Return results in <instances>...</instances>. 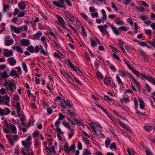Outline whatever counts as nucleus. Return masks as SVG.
Returning a JSON list of instances; mask_svg holds the SVG:
<instances>
[{
  "mask_svg": "<svg viewBox=\"0 0 155 155\" xmlns=\"http://www.w3.org/2000/svg\"><path fill=\"white\" fill-rule=\"evenodd\" d=\"M10 97L8 95L2 96L0 95V104L10 106Z\"/></svg>",
  "mask_w": 155,
  "mask_h": 155,
  "instance_id": "obj_1",
  "label": "nucleus"
},
{
  "mask_svg": "<svg viewBox=\"0 0 155 155\" xmlns=\"http://www.w3.org/2000/svg\"><path fill=\"white\" fill-rule=\"evenodd\" d=\"M58 2L60 4L56 1H52V3L55 6L58 7L62 8L64 9H65L66 8V7L64 5H63L64 3V0H59Z\"/></svg>",
  "mask_w": 155,
  "mask_h": 155,
  "instance_id": "obj_2",
  "label": "nucleus"
},
{
  "mask_svg": "<svg viewBox=\"0 0 155 155\" xmlns=\"http://www.w3.org/2000/svg\"><path fill=\"white\" fill-rule=\"evenodd\" d=\"M129 69L131 70L138 77H140L142 79H143L146 74H143L140 73L138 71L135 70L134 68L130 66V67H129Z\"/></svg>",
  "mask_w": 155,
  "mask_h": 155,
  "instance_id": "obj_3",
  "label": "nucleus"
},
{
  "mask_svg": "<svg viewBox=\"0 0 155 155\" xmlns=\"http://www.w3.org/2000/svg\"><path fill=\"white\" fill-rule=\"evenodd\" d=\"M4 85L5 86L7 87H6L7 89L8 90L9 89L12 92H14V90L12 88V87H13L12 83L11 82L8 83L7 81H5L4 84Z\"/></svg>",
  "mask_w": 155,
  "mask_h": 155,
  "instance_id": "obj_4",
  "label": "nucleus"
},
{
  "mask_svg": "<svg viewBox=\"0 0 155 155\" xmlns=\"http://www.w3.org/2000/svg\"><path fill=\"white\" fill-rule=\"evenodd\" d=\"M11 28L12 31H13L14 32L17 34L20 33V31L22 30L23 29L22 26L18 28L13 25L11 26Z\"/></svg>",
  "mask_w": 155,
  "mask_h": 155,
  "instance_id": "obj_5",
  "label": "nucleus"
},
{
  "mask_svg": "<svg viewBox=\"0 0 155 155\" xmlns=\"http://www.w3.org/2000/svg\"><path fill=\"white\" fill-rule=\"evenodd\" d=\"M6 112H4L5 109H2V108L0 109V115L3 116L4 115H6L9 114L11 112V110L8 108H5Z\"/></svg>",
  "mask_w": 155,
  "mask_h": 155,
  "instance_id": "obj_6",
  "label": "nucleus"
},
{
  "mask_svg": "<svg viewBox=\"0 0 155 155\" xmlns=\"http://www.w3.org/2000/svg\"><path fill=\"white\" fill-rule=\"evenodd\" d=\"M8 61L9 62V64L11 65H14L16 63V61L13 57L9 58L8 59Z\"/></svg>",
  "mask_w": 155,
  "mask_h": 155,
  "instance_id": "obj_7",
  "label": "nucleus"
},
{
  "mask_svg": "<svg viewBox=\"0 0 155 155\" xmlns=\"http://www.w3.org/2000/svg\"><path fill=\"white\" fill-rule=\"evenodd\" d=\"M64 14L65 16L69 21L71 22H74V17L72 15L68 13H65Z\"/></svg>",
  "mask_w": 155,
  "mask_h": 155,
  "instance_id": "obj_8",
  "label": "nucleus"
},
{
  "mask_svg": "<svg viewBox=\"0 0 155 155\" xmlns=\"http://www.w3.org/2000/svg\"><path fill=\"white\" fill-rule=\"evenodd\" d=\"M21 45L23 46H27L30 44V42L28 40L23 39L21 41Z\"/></svg>",
  "mask_w": 155,
  "mask_h": 155,
  "instance_id": "obj_9",
  "label": "nucleus"
},
{
  "mask_svg": "<svg viewBox=\"0 0 155 155\" xmlns=\"http://www.w3.org/2000/svg\"><path fill=\"white\" fill-rule=\"evenodd\" d=\"M18 6L21 10L25 9L26 7L25 2L23 1H21L18 4Z\"/></svg>",
  "mask_w": 155,
  "mask_h": 155,
  "instance_id": "obj_10",
  "label": "nucleus"
},
{
  "mask_svg": "<svg viewBox=\"0 0 155 155\" xmlns=\"http://www.w3.org/2000/svg\"><path fill=\"white\" fill-rule=\"evenodd\" d=\"M144 78L148 80L155 85V80L153 79L152 77L150 76H147L146 75Z\"/></svg>",
  "mask_w": 155,
  "mask_h": 155,
  "instance_id": "obj_11",
  "label": "nucleus"
},
{
  "mask_svg": "<svg viewBox=\"0 0 155 155\" xmlns=\"http://www.w3.org/2000/svg\"><path fill=\"white\" fill-rule=\"evenodd\" d=\"M6 51H7V52H5L3 53L4 55L6 57L12 56L13 55V51L12 50L8 51V49H6Z\"/></svg>",
  "mask_w": 155,
  "mask_h": 155,
  "instance_id": "obj_12",
  "label": "nucleus"
},
{
  "mask_svg": "<svg viewBox=\"0 0 155 155\" xmlns=\"http://www.w3.org/2000/svg\"><path fill=\"white\" fill-rule=\"evenodd\" d=\"M63 101L70 108H71L73 106V104L69 100H67L66 101H65V100H63Z\"/></svg>",
  "mask_w": 155,
  "mask_h": 155,
  "instance_id": "obj_13",
  "label": "nucleus"
},
{
  "mask_svg": "<svg viewBox=\"0 0 155 155\" xmlns=\"http://www.w3.org/2000/svg\"><path fill=\"white\" fill-rule=\"evenodd\" d=\"M138 51L139 53L143 57L144 59L147 58V54L143 50L139 49Z\"/></svg>",
  "mask_w": 155,
  "mask_h": 155,
  "instance_id": "obj_14",
  "label": "nucleus"
},
{
  "mask_svg": "<svg viewBox=\"0 0 155 155\" xmlns=\"http://www.w3.org/2000/svg\"><path fill=\"white\" fill-rule=\"evenodd\" d=\"M22 144L25 147L29 148L31 145V143L30 142H26L25 141H23L22 142Z\"/></svg>",
  "mask_w": 155,
  "mask_h": 155,
  "instance_id": "obj_15",
  "label": "nucleus"
},
{
  "mask_svg": "<svg viewBox=\"0 0 155 155\" xmlns=\"http://www.w3.org/2000/svg\"><path fill=\"white\" fill-rule=\"evenodd\" d=\"M9 75L11 76H14L17 78H18L19 77L18 74L13 69H12L10 71Z\"/></svg>",
  "mask_w": 155,
  "mask_h": 155,
  "instance_id": "obj_16",
  "label": "nucleus"
},
{
  "mask_svg": "<svg viewBox=\"0 0 155 155\" xmlns=\"http://www.w3.org/2000/svg\"><path fill=\"white\" fill-rule=\"evenodd\" d=\"M57 18L58 20L60 23L63 26H64V25L65 24V22H64L63 18L61 17L58 16V15L57 16Z\"/></svg>",
  "mask_w": 155,
  "mask_h": 155,
  "instance_id": "obj_17",
  "label": "nucleus"
},
{
  "mask_svg": "<svg viewBox=\"0 0 155 155\" xmlns=\"http://www.w3.org/2000/svg\"><path fill=\"white\" fill-rule=\"evenodd\" d=\"M64 151L68 153L69 152V144L68 143H66L64 145Z\"/></svg>",
  "mask_w": 155,
  "mask_h": 155,
  "instance_id": "obj_18",
  "label": "nucleus"
},
{
  "mask_svg": "<svg viewBox=\"0 0 155 155\" xmlns=\"http://www.w3.org/2000/svg\"><path fill=\"white\" fill-rule=\"evenodd\" d=\"M63 125L67 128L69 129L70 130H71V126L70 125V124L67 122L64 121H63L62 123Z\"/></svg>",
  "mask_w": 155,
  "mask_h": 155,
  "instance_id": "obj_19",
  "label": "nucleus"
},
{
  "mask_svg": "<svg viewBox=\"0 0 155 155\" xmlns=\"http://www.w3.org/2000/svg\"><path fill=\"white\" fill-rule=\"evenodd\" d=\"M111 27L114 33L117 35H118L119 33L118 29L116 28L115 27L114 25H111Z\"/></svg>",
  "mask_w": 155,
  "mask_h": 155,
  "instance_id": "obj_20",
  "label": "nucleus"
},
{
  "mask_svg": "<svg viewBox=\"0 0 155 155\" xmlns=\"http://www.w3.org/2000/svg\"><path fill=\"white\" fill-rule=\"evenodd\" d=\"M42 33L38 32L36 34H34L33 36V38L34 39H37L39 38V37L42 35Z\"/></svg>",
  "mask_w": 155,
  "mask_h": 155,
  "instance_id": "obj_21",
  "label": "nucleus"
},
{
  "mask_svg": "<svg viewBox=\"0 0 155 155\" xmlns=\"http://www.w3.org/2000/svg\"><path fill=\"white\" fill-rule=\"evenodd\" d=\"M140 106L142 109H143L144 108L145 103L142 99H139Z\"/></svg>",
  "mask_w": 155,
  "mask_h": 155,
  "instance_id": "obj_22",
  "label": "nucleus"
},
{
  "mask_svg": "<svg viewBox=\"0 0 155 155\" xmlns=\"http://www.w3.org/2000/svg\"><path fill=\"white\" fill-rule=\"evenodd\" d=\"M114 21H116V24L118 25H123L124 24V23L123 21L118 18H117L114 19Z\"/></svg>",
  "mask_w": 155,
  "mask_h": 155,
  "instance_id": "obj_23",
  "label": "nucleus"
},
{
  "mask_svg": "<svg viewBox=\"0 0 155 155\" xmlns=\"http://www.w3.org/2000/svg\"><path fill=\"white\" fill-rule=\"evenodd\" d=\"M73 120L75 121V124L77 125H79L80 124L81 125H82L83 124L81 121L78 119H74Z\"/></svg>",
  "mask_w": 155,
  "mask_h": 155,
  "instance_id": "obj_24",
  "label": "nucleus"
},
{
  "mask_svg": "<svg viewBox=\"0 0 155 155\" xmlns=\"http://www.w3.org/2000/svg\"><path fill=\"white\" fill-rule=\"evenodd\" d=\"M26 49L31 53H33L34 52V48L32 45H30Z\"/></svg>",
  "mask_w": 155,
  "mask_h": 155,
  "instance_id": "obj_25",
  "label": "nucleus"
},
{
  "mask_svg": "<svg viewBox=\"0 0 155 155\" xmlns=\"http://www.w3.org/2000/svg\"><path fill=\"white\" fill-rule=\"evenodd\" d=\"M0 75L4 78H7L9 76L5 71H4L2 73H1Z\"/></svg>",
  "mask_w": 155,
  "mask_h": 155,
  "instance_id": "obj_26",
  "label": "nucleus"
},
{
  "mask_svg": "<svg viewBox=\"0 0 155 155\" xmlns=\"http://www.w3.org/2000/svg\"><path fill=\"white\" fill-rule=\"evenodd\" d=\"M94 124L93 123H91L90 124V126L91 128L92 129L93 131L94 132L95 134L97 135L98 134L97 133L96 131L95 130V128L94 127Z\"/></svg>",
  "mask_w": 155,
  "mask_h": 155,
  "instance_id": "obj_27",
  "label": "nucleus"
},
{
  "mask_svg": "<svg viewBox=\"0 0 155 155\" xmlns=\"http://www.w3.org/2000/svg\"><path fill=\"white\" fill-rule=\"evenodd\" d=\"M13 43V40L12 39L11 40L7 41L6 43L5 44L6 45L8 46L11 45Z\"/></svg>",
  "mask_w": 155,
  "mask_h": 155,
  "instance_id": "obj_28",
  "label": "nucleus"
},
{
  "mask_svg": "<svg viewBox=\"0 0 155 155\" xmlns=\"http://www.w3.org/2000/svg\"><path fill=\"white\" fill-rule=\"evenodd\" d=\"M11 128L12 131L14 134H15L16 133V127L14 125H12L11 127Z\"/></svg>",
  "mask_w": 155,
  "mask_h": 155,
  "instance_id": "obj_29",
  "label": "nucleus"
},
{
  "mask_svg": "<svg viewBox=\"0 0 155 155\" xmlns=\"http://www.w3.org/2000/svg\"><path fill=\"white\" fill-rule=\"evenodd\" d=\"M116 79L117 82L120 85H122L123 84V83L121 80L120 77L118 75H116Z\"/></svg>",
  "mask_w": 155,
  "mask_h": 155,
  "instance_id": "obj_30",
  "label": "nucleus"
},
{
  "mask_svg": "<svg viewBox=\"0 0 155 155\" xmlns=\"http://www.w3.org/2000/svg\"><path fill=\"white\" fill-rule=\"evenodd\" d=\"M101 12H102V15H103L102 18L104 19H107V17L105 11L104 9H102L101 10Z\"/></svg>",
  "mask_w": 155,
  "mask_h": 155,
  "instance_id": "obj_31",
  "label": "nucleus"
},
{
  "mask_svg": "<svg viewBox=\"0 0 155 155\" xmlns=\"http://www.w3.org/2000/svg\"><path fill=\"white\" fill-rule=\"evenodd\" d=\"M15 107L17 109V111H21V108L20 107V103L19 102L16 103Z\"/></svg>",
  "mask_w": 155,
  "mask_h": 155,
  "instance_id": "obj_32",
  "label": "nucleus"
},
{
  "mask_svg": "<svg viewBox=\"0 0 155 155\" xmlns=\"http://www.w3.org/2000/svg\"><path fill=\"white\" fill-rule=\"evenodd\" d=\"M104 82L105 84L107 85H108L110 83V81L108 79L107 77H105L104 80Z\"/></svg>",
  "mask_w": 155,
  "mask_h": 155,
  "instance_id": "obj_33",
  "label": "nucleus"
},
{
  "mask_svg": "<svg viewBox=\"0 0 155 155\" xmlns=\"http://www.w3.org/2000/svg\"><path fill=\"white\" fill-rule=\"evenodd\" d=\"M149 17L146 15H142L140 16V18L143 21L146 20L147 19H149Z\"/></svg>",
  "mask_w": 155,
  "mask_h": 155,
  "instance_id": "obj_34",
  "label": "nucleus"
},
{
  "mask_svg": "<svg viewBox=\"0 0 155 155\" xmlns=\"http://www.w3.org/2000/svg\"><path fill=\"white\" fill-rule=\"evenodd\" d=\"M22 65L24 71L26 72H27L28 71V69L26 64L24 62H23Z\"/></svg>",
  "mask_w": 155,
  "mask_h": 155,
  "instance_id": "obj_35",
  "label": "nucleus"
},
{
  "mask_svg": "<svg viewBox=\"0 0 155 155\" xmlns=\"http://www.w3.org/2000/svg\"><path fill=\"white\" fill-rule=\"evenodd\" d=\"M152 40V41L148 42V43L153 46L155 48V38H154Z\"/></svg>",
  "mask_w": 155,
  "mask_h": 155,
  "instance_id": "obj_36",
  "label": "nucleus"
},
{
  "mask_svg": "<svg viewBox=\"0 0 155 155\" xmlns=\"http://www.w3.org/2000/svg\"><path fill=\"white\" fill-rule=\"evenodd\" d=\"M96 74L98 78H100L101 79H103V76L100 72L99 71L97 72L96 73Z\"/></svg>",
  "mask_w": 155,
  "mask_h": 155,
  "instance_id": "obj_37",
  "label": "nucleus"
},
{
  "mask_svg": "<svg viewBox=\"0 0 155 155\" xmlns=\"http://www.w3.org/2000/svg\"><path fill=\"white\" fill-rule=\"evenodd\" d=\"M91 46H97V42L94 39H92V38L91 39Z\"/></svg>",
  "mask_w": 155,
  "mask_h": 155,
  "instance_id": "obj_38",
  "label": "nucleus"
},
{
  "mask_svg": "<svg viewBox=\"0 0 155 155\" xmlns=\"http://www.w3.org/2000/svg\"><path fill=\"white\" fill-rule=\"evenodd\" d=\"M144 129L146 131L150 132L151 130L152 127L150 126H148L147 125V126L145 125Z\"/></svg>",
  "mask_w": 155,
  "mask_h": 155,
  "instance_id": "obj_39",
  "label": "nucleus"
},
{
  "mask_svg": "<svg viewBox=\"0 0 155 155\" xmlns=\"http://www.w3.org/2000/svg\"><path fill=\"white\" fill-rule=\"evenodd\" d=\"M81 28H82V33L83 36H87V34L85 32V29L84 27L83 26H81Z\"/></svg>",
  "mask_w": 155,
  "mask_h": 155,
  "instance_id": "obj_40",
  "label": "nucleus"
},
{
  "mask_svg": "<svg viewBox=\"0 0 155 155\" xmlns=\"http://www.w3.org/2000/svg\"><path fill=\"white\" fill-rule=\"evenodd\" d=\"M70 130L71 131V133L69 134H68L69 139H71L73 136L74 134V131L73 129H71Z\"/></svg>",
  "mask_w": 155,
  "mask_h": 155,
  "instance_id": "obj_41",
  "label": "nucleus"
},
{
  "mask_svg": "<svg viewBox=\"0 0 155 155\" xmlns=\"http://www.w3.org/2000/svg\"><path fill=\"white\" fill-rule=\"evenodd\" d=\"M74 71H78L80 72L83 75L82 73L81 72V71H80V69L77 67H76L74 66V68L72 67L71 68Z\"/></svg>",
  "mask_w": 155,
  "mask_h": 155,
  "instance_id": "obj_42",
  "label": "nucleus"
},
{
  "mask_svg": "<svg viewBox=\"0 0 155 155\" xmlns=\"http://www.w3.org/2000/svg\"><path fill=\"white\" fill-rule=\"evenodd\" d=\"M91 154V152L87 149H86L84 150L83 155H90Z\"/></svg>",
  "mask_w": 155,
  "mask_h": 155,
  "instance_id": "obj_43",
  "label": "nucleus"
},
{
  "mask_svg": "<svg viewBox=\"0 0 155 155\" xmlns=\"http://www.w3.org/2000/svg\"><path fill=\"white\" fill-rule=\"evenodd\" d=\"M110 140L109 139H107L105 141V144L106 147H107L110 144Z\"/></svg>",
  "mask_w": 155,
  "mask_h": 155,
  "instance_id": "obj_44",
  "label": "nucleus"
},
{
  "mask_svg": "<svg viewBox=\"0 0 155 155\" xmlns=\"http://www.w3.org/2000/svg\"><path fill=\"white\" fill-rule=\"evenodd\" d=\"M104 99L105 101H113V100L112 99L110 98L107 96L106 95L104 96Z\"/></svg>",
  "mask_w": 155,
  "mask_h": 155,
  "instance_id": "obj_45",
  "label": "nucleus"
},
{
  "mask_svg": "<svg viewBox=\"0 0 155 155\" xmlns=\"http://www.w3.org/2000/svg\"><path fill=\"white\" fill-rule=\"evenodd\" d=\"M59 117L58 119V120H63L65 117L64 116L63 114H62L61 113H60L59 114Z\"/></svg>",
  "mask_w": 155,
  "mask_h": 155,
  "instance_id": "obj_46",
  "label": "nucleus"
},
{
  "mask_svg": "<svg viewBox=\"0 0 155 155\" xmlns=\"http://www.w3.org/2000/svg\"><path fill=\"white\" fill-rule=\"evenodd\" d=\"M83 139L87 144L88 145L90 143V141L86 137H83Z\"/></svg>",
  "mask_w": 155,
  "mask_h": 155,
  "instance_id": "obj_47",
  "label": "nucleus"
},
{
  "mask_svg": "<svg viewBox=\"0 0 155 155\" xmlns=\"http://www.w3.org/2000/svg\"><path fill=\"white\" fill-rule=\"evenodd\" d=\"M82 17L83 18H84L86 20H87V21H88L89 23H91V22H90V21L89 20V19H88V17L87 16V15L85 14H83L82 15Z\"/></svg>",
  "mask_w": 155,
  "mask_h": 155,
  "instance_id": "obj_48",
  "label": "nucleus"
},
{
  "mask_svg": "<svg viewBox=\"0 0 155 155\" xmlns=\"http://www.w3.org/2000/svg\"><path fill=\"white\" fill-rule=\"evenodd\" d=\"M110 149H116V143L114 142L111 143L110 146Z\"/></svg>",
  "mask_w": 155,
  "mask_h": 155,
  "instance_id": "obj_49",
  "label": "nucleus"
},
{
  "mask_svg": "<svg viewBox=\"0 0 155 155\" xmlns=\"http://www.w3.org/2000/svg\"><path fill=\"white\" fill-rule=\"evenodd\" d=\"M56 130L58 133V134H61L63 133V132L62 131L61 129L59 127H57Z\"/></svg>",
  "mask_w": 155,
  "mask_h": 155,
  "instance_id": "obj_50",
  "label": "nucleus"
},
{
  "mask_svg": "<svg viewBox=\"0 0 155 155\" xmlns=\"http://www.w3.org/2000/svg\"><path fill=\"white\" fill-rule=\"evenodd\" d=\"M25 13L23 12H21L18 14V17H22L25 15Z\"/></svg>",
  "mask_w": 155,
  "mask_h": 155,
  "instance_id": "obj_51",
  "label": "nucleus"
},
{
  "mask_svg": "<svg viewBox=\"0 0 155 155\" xmlns=\"http://www.w3.org/2000/svg\"><path fill=\"white\" fill-rule=\"evenodd\" d=\"M119 74L120 75L122 76V77H124L125 76V73L124 71L120 70H119Z\"/></svg>",
  "mask_w": 155,
  "mask_h": 155,
  "instance_id": "obj_52",
  "label": "nucleus"
},
{
  "mask_svg": "<svg viewBox=\"0 0 155 155\" xmlns=\"http://www.w3.org/2000/svg\"><path fill=\"white\" fill-rule=\"evenodd\" d=\"M16 48L17 49V51H19L20 53H22L23 52L22 49L21 48H20L19 46H17Z\"/></svg>",
  "mask_w": 155,
  "mask_h": 155,
  "instance_id": "obj_53",
  "label": "nucleus"
},
{
  "mask_svg": "<svg viewBox=\"0 0 155 155\" xmlns=\"http://www.w3.org/2000/svg\"><path fill=\"white\" fill-rule=\"evenodd\" d=\"M68 65L71 68L72 67L74 68V65H73L71 61L69 59L68 60Z\"/></svg>",
  "mask_w": 155,
  "mask_h": 155,
  "instance_id": "obj_54",
  "label": "nucleus"
},
{
  "mask_svg": "<svg viewBox=\"0 0 155 155\" xmlns=\"http://www.w3.org/2000/svg\"><path fill=\"white\" fill-rule=\"evenodd\" d=\"M111 5H112V6H111L112 8L114 9L117 12L118 11V8H117V7H116L115 4L114 3L112 2L111 3Z\"/></svg>",
  "mask_w": 155,
  "mask_h": 155,
  "instance_id": "obj_55",
  "label": "nucleus"
},
{
  "mask_svg": "<svg viewBox=\"0 0 155 155\" xmlns=\"http://www.w3.org/2000/svg\"><path fill=\"white\" fill-rule=\"evenodd\" d=\"M78 149L79 150H81L82 149V145L80 142H78Z\"/></svg>",
  "mask_w": 155,
  "mask_h": 155,
  "instance_id": "obj_56",
  "label": "nucleus"
},
{
  "mask_svg": "<svg viewBox=\"0 0 155 155\" xmlns=\"http://www.w3.org/2000/svg\"><path fill=\"white\" fill-rule=\"evenodd\" d=\"M98 28L99 30L101 32H103L104 30V27L102 25H100L98 26Z\"/></svg>",
  "mask_w": 155,
  "mask_h": 155,
  "instance_id": "obj_57",
  "label": "nucleus"
},
{
  "mask_svg": "<svg viewBox=\"0 0 155 155\" xmlns=\"http://www.w3.org/2000/svg\"><path fill=\"white\" fill-rule=\"evenodd\" d=\"M48 114L49 115L51 114L52 112V109L51 108H48L47 109Z\"/></svg>",
  "mask_w": 155,
  "mask_h": 155,
  "instance_id": "obj_58",
  "label": "nucleus"
},
{
  "mask_svg": "<svg viewBox=\"0 0 155 155\" xmlns=\"http://www.w3.org/2000/svg\"><path fill=\"white\" fill-rule=\"evenodd\" d=\"M69 152L72 151L73 150H74L75 149V145L74 144H72L70 148H69Z\"/></svg>",
  "mask_w": 155,
  "mask_h": 155,
  "instance_id": "obj_59",
  "label": "nucleus"
},
{
  "mask_svg": "<svg viewBox=\"0 0 155 155\" xmlns=\"http://www.w3.org/2000/svg\"><path fill=\"white\" fill-rule=\"evenodd\" d=\"M113 57L114 58L116 59L117 60H119L120 61V60L119 58V57L116 54H113Z\"/></svg>",
  "mask_w": 155,
  "mask_h": 155,
  "instance_id": "obj_60",
  "label": "nucleus"
},
{
  "mask_svg": "<svg viewBox=\"0 0 155 155\" xmlns=\"http://www.w3.org/2000/svg\"><path fill=\"white\" fill-rule=\"evenodd\" d=\"M60 71L61 73L64 76H68V77H70V76L68 75L66 73V72L65 71L62 70H60Z\"/></svg>",
  "mask_w": 155,
  "mask_h": 155,
  "instance_id": "obj_61",
  "label": "nucleus"
},
{
  "mask_svg": "<svg viewBox=\"0 0 155 155\" xmlns=\"http://www.w3.org/2000/svg\"><path fill=\"white\" fill-rule=\"evenodd\" d=\"M38 135V131H35L32 134L33 137L34 138H36Z\"/></svg>",
  "mask_w": 155,
  "mask_h": 155,
  "instance_id": "obj_62",
  "label": "nucleus"
},
{
  "mask_svg": "<svg viewBox=\"0 0 155 155\" xmlns=\"http://www.w3.org/2000/svg\"><path fill=\"white\" fill-rule=\"evenodd\" d=\"M19 11L17 8H16L14 10V12L13 13V15H15L19 12Z\"/></svg>",
  "mask_w": 155,
  "mask_h": 155,
  "instance_id": "obj_63",
  "label": "nucleus"
},
{
  "mask_svg": "<svg viewBox=\"0 0 155 155\" xmlns=\"http://www.w3.org/2000/svg\"><path fill=\"white\" fill-rule=\"evenodd\" d=\"M137 9L139 12H143L144 11L145 8H144L141 7L139 8H137Z\"/></svg>",
  "mask_w": 155,
  "mask_h": 155,
  "instance_id": "obj_64",
  "label": "nucleus"
}]
</instances>
